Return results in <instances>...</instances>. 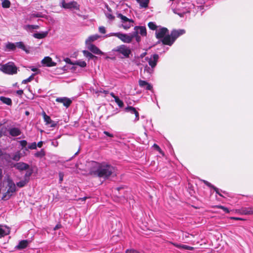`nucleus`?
<instances>
[{
    "label": "nucleus",
    "instance_id": "f257e3e1",
    "mask_svg": "<svg viewBox=\"0 0 253 253\" xmlns=\"http://www.w3.org/2000/svg\"><path fill=\"white\" fill-rule=\"evenodd\" d=\"M91 164L89 173L91 175L107 179L115 173V168L111 165L100 164L94 161H92Z\"/></svg>",
    "mask_w": 253,
    "mask_h": 253
},
{
    "label": "nucleus",
    "instance_id": "f03ea898",
    "mask_svg": "<svg viewBox=\"0 0 253 253\" xmlns=\"http://www.w3.org/2000/svg\"><path fill=\"white\" fill-rule=\"evenodd\" d=\"M185 33L184 29H173L171 31L170 34H168L162 41V43L164 45L171 46L176 40L180 36Z\"/></svg>",
    "mask_w": 253,
    "mask_h": 253
},
{
    "label": "nucleus",
    "instance_id": "7ed1b4c3",
    "mask_svg": "<svg viewBox=\"0 0 253 253\" xmlns=\"http://www.w3.org/2000/svg\"><path fill=\"white\" fill-rule=\"evenodd\" d=\"M7 182V190L6 192L3 194L2 197V199L3 200H8L11 197L13 193L15 192L16 191L15 184L12 179H8Z\"/></svg>",
    "mask_w": 253,
    "mask_h": 253
},
{
    "label": "nucleus",
    "instance_id": "20e7f679",
    "mask_svg": "<svg viewBox=\"0 0 253 253\" xmlns=\"http://www.w3.org/2000/svg\"><path fill=\"white\" fill-rule=\"evenodd\" d=\"M0 70L3 73L9 75H13L17 72L16 66L12 62H9L1 65Z\"/></svg>",
    "mask_w": 253,
    "mask_h": 253
},
{
    "label": "nucleus",
    "instance_id": "39448f33",
    "mask_svg": "<svg viewBox=\"0 0 253 253\" xmlns=\"http://www.w3.org/2000/svg\"><path fill=\"white\" fill-rule=\"evenodd\" d=\"M112 51L117 52L120 54H122L124 57H129V54L131 53L130 49L125 45H121L117 46L116 48L112 50Z\"/></svg>",
    "mask_w": 253,
    "mask_h": 253
},
{
    "label": "nucleus",
    "instance_id": "423d86ee",
    "mask_svg": "<svg viewBox=\"0 0 253 253\" xmlns=\"http://www.w3.org/2000/svg\"><path fill=\"white\" fill-rule=\"evenodd\" d=\"M169 30L165 27H160L156 30V37L162 42L163 40L169 34Z\"/></svg>",
    "mask_w": 253,
    "mask_h": 253
},
{
    "label": "nucleus",
    "instance_id": "0eeeda50",
    "mask_svg": "<svg viewBox=\"0 0 253 253\" xmlns=\"http://www.w3.org/2000/svg\"><path fill=\"white\" fill-rule=\"evenodd\" d=\"M61 3V6L65 9H74L78 10L80 8V5L75 1L66 2L65 0H62Z\"/></svg>",
    "mask_w": 253,
    "mask_h": 253
},
{
    "label": "nucleus",
    "instance_id": "6e6552de",
    "mask_svg": "<svg viewBox=\"0 0 253 253\" xmlns=\"http://www.w3.org/2000/svg\"><path fill=\"white\" fill-rule=\"evenodd\" d=\"M159 55L157 54H154L151 55L150 57H146L145 59L148 61L149 66L155 68L158 63Z\"/></svg>",
    "mask_w": 253,
    "mask_h": 253
},
{
    "label": "nucleus",
    "instance_id": "1a4fd4ad",
    "mask_svg": "<svg viewBox=\"0 0 253 253\" xmlns=\"http://www.w3.org/2000/svg\"><path fill=\"white\" fill-rule=\"evenodd\" d=\"M154 68L146 65L144 67V75L145 77L143 78L144 79L150 78L154 73Z\"/></svg>",
    "mask_w": 253,
    "mask_h": 253
},
{
    "label": "nucleus",
    "instance_id": "9d476101",
    "mask_svg": "<svg viewBox=\"0 0 253 253\" xmlns=\"http://www.w3.org/2000/svg\"><path fill=\"white\" fill-rule=\"evenodd\" d=\"M118 38L123 42L126 43H130L132 40L131 34L129 35L126 34L121 33L120 32H119Z\"/></svg>",
    "mask_w": 253,
    "mask_h": 253
},
{
    "label": "nucleus",
    "instance_id": "9b49d317",
    "mask_svg": "<svg viewBox=\"0 0 253 253\" xmlns=\"http://www.w3.org/2000/svg\"><path fill=\"white\" fill-rule=\"evenodd\" d=\"M56 101L63 103V105L66 108H68L72 102L71 99L66 97H58L56 99Z\"/></svg>",
    "mask_w": 253,
    "mask_h": 253
},
{
    "label": "nucleus",
    "instance_id": "f8f14e48",
    "mask_svg": "<svg viewBox=\"0 0 253 253\" xmlns=\"http://www.w3.org/2000/svg\"><path fill=\"white\" fill-rule=\"evenodd\" d=\"M87 49L92 53L97 55H103L104 53L94 44L86 45Z\"/></svg>",
    "mask_w": 253,
    "mask_h": 253
},
{
    "label": "nucleus",
    "instance_id": "ddd939ff",
    "mask_svg": "<svg viewBox=\"0 0 253 253\" xmlns=\"http://www.w3.org/2000/svg\"><path fill=\"white\" fill-rule=\"evenodd\" d=\"M125 111L127 112H129L131 114H134L135 118L134 122H136L139 120V113L132 106H127L125 108Z\"/></svg>",
    "mask_w": 253,
    "mask_h": 253
},
{
    "label": "nucleus",
    "instance_id": "4468645a",
    "mask_svg": "<svg viewBox=\"0 0 253 253\" xmlns=\"http://www.w3.org/2000/svg\"><path fill=\"white\" fill-rule=\"evenodd\" d=\"M14 167L16 169H17L20 171H21V170L28 169L29 168L30 166L28 164L25 163L24 162H21L17 163L15 164H14Z\"/></svg>",
    "mask_w": 253,
    "mask_h": 253
},
{
    "label": "nucleus",
    "instance_id": "2eb2a0df",
    "mask_svg": "<svg viewBox=\"0 0 253 253\" xmlns=\"http://www.w3.org/2000/svg\"><path fill=\"white\" fill-rule=\"evenodd\" d=\"M42 65L47 67H52L56 65V63L52 61L51 58L49 56L45 57L42 60Z\"/></svg>",
    "mask_w": 253,
    "mask_h": 253
},
{
    "label": "nucleus",
    "instance_id": "dca6fc26",
    "mask_svg": "<svg viewBox=\"0 0 253 253\" xmlns=\"http://www.w3.org/2000/svg\"><path fill=\"white\" fill-rule=\"evenodd\" d=\"M30 241L28 240H23L20 241L18 244L15 247V249L18 250H21L25 249L28 246Z\"/></svg>",
    "mask_w": 253,
    "mask_h": 253
},
{
    "label": "nucleus",
    "instance_id": "f3484780",
    "mask_svg": "<svg viewBox=\"0 0 253 253\" xmlns=\"http://www.w3.org/2000/svg\"><path fill=\"white\" fill-rule=\"evenodd\" d=\"M239 212L244 215L253 214V208L252 207H242L239 210Z\"/></svg>",
    "mask_w": 253,
    "mask_h": 253
},
{
    "label": "nucleus",
    "instance_id": "a211bd4d",
    "mask_svg": "<svg viewBox=\"0 0 253 253\" xmlns=\"http://www.w3.org/2000/svg\"><path fill=\"white\" fill-rule=\"evenodd\" d=\"M8 132L9 134L13 137L18 136L21 134L20 129L19 128L15 127L9 128Z\"/></svg>",
    "mask_w": 253,
    "mask_h": 253
},
{
    "label": "nucleus",
    "instance_id": "6ab92c4d",
    "mask_svg": "<svg viewBox=\"0 0 253 253\" xmlns=\"http://www.w3.org/2000/svg\"><path fill=\"white\" fill-rule=\"evenodd\" d=\"M10 229L6 226L0 225V238L9 234Z\"/></svg>",
    "mask_w": 253,
    "mask_h": 253
},
{
    "label": "nucleus",
    "instance_id": "aec40b11",
    "mask_svg": "<svg viewBox=\"0 0 253 253\" xmlns=\"http://www.w3.org/2000/svg\"><path fill=\"white\" fill-rule=\"evenodd\" d=\"M100 36L97 34L89 36L86 40H85V44L89 45L92 44V42H94L96 40H97Z\"/></svg>",
    "mask_w": 253,
    "mask_h": 253
},
{
    "label": "nucleus",
    "instance_id": "412c9836",
    "mask_svg": "<svg viewBox=\"0 0 253 253\" xmlns=\"http://www.w3.org/2000/svg\"><path fill=\"white\" fill-rule=\"evenodd\" d=\"M172 244L177 248L179 249L186 250H190L192 251L194 250V248L192 247H190L186 245L178 244L176 243H173Z\"/></svg>",
    "mask_w": 253,
    "mask_h": 253
},
{
    "label": "nucleus",
    "instance_id": "4be33fe9",
    "mask_svg": "<svg viewBox=\"0 0 253 253\" xmlns=\"http://www.w3.org/2000/svg\"><path fill=\"white\" fill-rule=\"evenodd\" d=\"M138 31V34H140L142 36H146L147 35L146 29L144 26H135L134 27V31Z\"/></svg>",
    "mask_w": 253,
    "mask_h": 253
},
{
    "label": "nucleus",
    "instance_id": "5701e85b",
    "mask_svg": "<svg viewBox=\"0 0 253 253\" xmlns=\"http://www.w3.org/2000/svg\"><path fill=\"white\" fill-rule=\"evenodd\" d=\"M48 33V31L36 33L33 34V36L35 38L38 39H42L45 38L47 36Z\"/></svg>",
    "mask_w": 253,
    "mask_h": 253
},
{
    "label": "nucleus",
    "instance_id": "b1692460",
    "mask_svg": "<svg viewBox=\"0 0 253 253\" xmlns=\"http://www.w3.org/2000/svg\"><path fill=\"white\" fill-rule=\"evenodd\" d=\"M107 9L108 11L109 12H105V14L106 17V18L108 19L110 21H113L114 20L115 17V16L111 13L112 12V9L110 7L108 6V5H106Z\"/></svg>",
    "mask_w": 253,
    "mask_h": 253
},
{
    "label": "nucleus",
    "instance_id": "393cba45",
    "mask_svg": "<svg viewBox=\"0 0 253 253\" xmlns=\"http://www.w3.org/2000/svg\"><path fill=\"white\" fill-rule=\"evenodd\" d=\"M117 17L121 19V22L124 23H127V22H133V20L127 18L121 13H117Z\"/></svg>",
    "mask_w": 253,
    "mask_h": 253
},
{
    "label": "nucleus",
    "instance_id": "a878e982",
    "mask_svg": "<svg viewBox=\"0 0 253 253\" xmlns=\"http://www.w3.org/2000/svg\"><path fill=\"white\" fill-rule=\"evenodd\" d=\"M83 54L84 57L87 58L88 60L90 59H96L97 57L93 55L91 52L87 50H84Z\"/></svg>",
    "mask_w": 253,
    "mask_h": 253
},
{
    "label": "nucleus",
    "instance_id": "bb28decb",
    "mask_svg": "<svg viewBox=\"0 0 253 253\" xmlns=\"http://www.w3.org/2000/svg\"><path fill=\"white\" fill-rule=\"evenodd\" d=\"M45 15L41 12H33L30 15V18H44Z\"/></svg>",
    "mask_w": 253,
    "mask_h": 253
},
{
    "label": "nucleus",
    "instance_id": "cd10ccee",
    "mask_svg": "<svg viewBox=\"0 0 253 253\" xmlns=\"http://www.w3.org/2000/svg\"><path fill=\"white\" fill-rule=\"evenodd\" d=\"M22 157V154L20 153L19 151H17L14 153L11 154V158L15 161H18L20 159V158Z\"/></svg>",
    "mask_w": 253,
    "mask_h": 253
},
{
    "label": "nucleus",
    "instance_id": "c85d7f7f",
    "mask_svg": "<svg viewBox=\"0 0 253 253\" xmlns=\"http://www.w3.org/2000/svg\"><path fill=\"white\" fill-rule=\"evenodd\" d=\"M0 100L4 104H5L7 105H12V100L10 98L6 97L4 96H0Z\"/></svg>",
    "mask_w": 253,
    "mask_h": 253
},
{
    "label": "nucleus",
    "instance_id": "c756f323",
    "mask_svg": "<svg viewBox=\"0 0 253 253\" xmlns=\"http://www.w3.org/2000/svg\"><path fill=\"white\" fill-rule=\"evenodd\" d=\"M139 3L141 8H147L148 6L149 0H136Z\"/></svg>",
    "mask_w": 253,
    "mask_h": 253
},
{
    "label": "nucleus",
    "instance_id": "7c9ffc66",
    "mask_svg": "<svg viewBox=\"0 0 253 253\" xmlns=\"http://www.w3.org/2000/svg\"><path fill=\"white\" fill-rule=\"evenodd\" d=\"M15 44L16 45V47H17L19 48H20L22 49L23 50L25 51L26 52L28 53L29 51L27 49L25 45H24V43L22 42H19L15 43Z\"/></svg>",
    "mask_w": 253,
    "mask_h": 253
},
{
    "label": "nucleus",
    "instance_id": "2f4dec72",
    "mask_svg": "<svg viewBox=\"0 0 253 253\" xmlns=\"http://www.w3.org/2000/svg\"><path fill=\"white\" fill-rule=\"evenodd\" d=\"M28 180L27 178L23 179V180H20L18 182L16 183V185L17 187L19 188H22L24 187L28 183Z\"/></svg>",
    "mask_w": 253,
    "mask_h": 253
},
{
    "label": "nucleus",
    "instance_id": "473e14b6",
    "mask_svg": "<svg viewBox=\"0 0 253 253\" xmlns=\"http://www.w3.org/2000/svg\"><path fill=\"white\" fill-rule=\"evenodd\" d=\"M45 155V152L44 149H42L40 151L34 154V156L39 158H42Z\"/></svg>",
    "mask_w": 253,
    "mask_h": 253
},
{
    "label": "nucleus",
    "instance_id": "72a5a7b5",
    "mask_svg": "<svg viewBox=\"0 0 253 253\" xmlns=\"http://www.w3.org/2000/svg\"><path fill=\"white\" fill-rule=\"evenodd\" d=\"M5 46L9 51H14L16 49V45L15 43L10 42H8Z\"/></svg>",
    "mask_w": 253,
    "mask_h": 253
},
{
    "label": "nucleus",
    "instance_id": "f704fd0d",
    "mask_svg": "<svg viewBox=\"0 0 253 253\" xmlns=\"http://www.w3.org/2000/svg\"><path fill=\"white\" fill-rule=\"evenodd\" d=\"M44 121L45 122L46 125H48L51 124L52 122V120L50 119V117L47 115L44 112L42 113Z\"/></svg>",
    "mask_w": 253,
    "mask_h": 253
},
{
    "label": "nucleus",
    "instance_id": "c9c22d12",
    "mask_svg": "<svg viewBox=\"0 0 253 253\" xmlns=\"http://www.w3.org/2000/svg\"><path fill=\"white\" fill-rule=\"evenodd\" d=\"M11 5L10 1L9 0H3L1 2L2 7L4 8H9Z\"/></svg>",
    "mask_w": 253,
    "mask_h": 253
},
{
    "label": "nucleus",
    "instance_id": "e433bc0d",
    "mask_svg": "<svg viewBox=\"0 0 253 253\" xmlns=\"http://www.w3.org/2000/svg\"><path fill=\"white\" fill-rule=\"evenodd\" d=\"M73 65H78L79 66H80L81 67H85L86 66V63L85 61H82V60H78L76 61Z\"/></svg>",
    "mask_w": 253,
    "mask_h": 253
},
{
    "label": "nucleus",
    "instance_id": "4c0bfd02",
    "mask_svg": "<svg viewBox=\"0 0 253 253\" xmlns=\"http://www.w3.org/2000/svg\"><path fill=\"white\" fill-rule=\"evenodd\" d=\"M37 149V143L34 142L29 144L27 147H25V151H28L29 149L34 150Z\"/></svg>",
    "mask_w": 253,
    "mask_h": 253
},
{
    "label": "nucleus",
    "instance_id": "58836bf2",
    "mask_svg": "<svg viewBox=\"0 0 253 253\" xmlns=\"http://www.w3.org/2000/svg\"><path fill=\"white\" fill-rule=\"evenodd\" d=\"M39 26L36 25H27L25 27L26 30H32L34 29H38Z\"/></svg>",
    "mask_w": 253,
    "mask_h": 253
},
{
    "label": "nucleus",
    "instance_id": "ea45409f",
    "mask_svg": "<svg viewBox=\"0 0 253 253\" xmlns=\"http://www.w3.org/2000/svg\"><path fill=\"white\" fill-rule=\"evenodd\" d=\"M131 36L132 37V39L135 38V40L137 42H139L140 41V37L139 36H138V31H134L132 34H131Z\"/></svg>",
    "mask_w": 253,
    "mask_h": 253
},
{
    "label": "nucleus",
    "instance_id": "a19ab883",
    "mask_svg": "<svg viewBox=\"0 0 253 253\" xmlns=\"http://www.w3.org/2000/svg\"><path fill=\"white\" fill-rule=\"evenodd\" d=\"M35 75V74H32L27 79L24 80L22 82V84H26L29 82H30L31 81H32L34 79V77Z\"/></svg>",
    "mask_w": 253,
    "mask_h": 253
},
{
    "label": "nucleus",
    "instance_id": "79ce46f5",
    "mask_svg": "<svg viewBox=\"0 0 253 253\" xmlns=\"http://www.w3.org/2000/svg\"><path fill=\"white\" fill-rule=\"evenodd\" d=\"M148 26L151 30H157V26L156 25L155 23L154 22H150L148 24Z\"/></svg>",
    "mask_w": 253,
    "mask_h": 253
},
{
    "label": "nucleus",
    "instance_id": "37998d69",
    "mask_svg": "<svg viewBox=\"0 0 253 253\" xmlns=\"http://www.w3.org/2000/svg\"><path fill=\"white\" fill-rule=\"evenodd\" d=\"M115 101L120 108H122L124 105L123 101L120 100L119 97H116Z\"/></svg>",
    "mask_w": 253,
    "mask_h": 253
},
{
    "label": "nucleus",
    "instance_id": "c03bdc74",
    "mask_svg": "<svg viewBox=\"0 0 253 253\" xmlns=\"http://www.w3.org/2000/svg\"><path fill=\"white\" fill-rule=\"evenodd\" d=\"M132 23L133 22H127V23L123 24L122 26L125 29H128L131 26Z\"/></svg>",
    "mask_w": 253,
    "mask_h": 253
},
{
    "label": "nucleus",
    "instance_id": "a18cd8bd",
    "mask_svg": "<svg viewBox=\"0 0 253 253\" xmlns=\"http://www.w3.org/2000/svg\"><path fill=\"white\" fill-rule=\"evenodd\" d=\"M147 84H148V82H147L145 81H143V80H140L139 81V85L141 87H145V86H146V85H147Z\"/></svg>",
    "mask_w": 253,
    "mask_h": 253
},
{
    "label": "nucleus",
    "instance_id": "49530a36",
    "mask_svg": "<svg viewBox=\"0 0 253 253\" xmlns=\"http://www.w3.org/2000/svg\"><path fill=\"white\" fill-rule=\"evenodd\" d=\"M32 171L31 170V171H27L25 175H24V179H26L27 178L28 180V182L29 181V180H30V177L31 176V175H32Z\"/></svg>",
    "mask_w": 253,
    "mask_h": 253
},
{
    "label": "nucleus",
    "instance_id": "de8ad7c7",
    "mask_svg": "<svg viewBox=\"0 0 253 253\" xmlns=\"http://www.w3.org/2000/svg\"><path fill=\"white\" fill-rule=\"evenodd\" d=\"M173 11L174 13L178 14L180 17H184L185 14L186 13L185 12H178L177 9H173Z\"/></svg>",
    "mask_w": 253,
    "mask_h": 253
},
{
    "label": "nucleus",
    "instance_id": "09e8293b",
    "mask_svg": "<svg viewBox=\"0 0 253 253\" xmlns=\"http://www.w3.org/2000/svg\"><path fill=\"white\" fill-rule=\"evenodd\" d=\"M218 208L222 210L225 212L229 213L230 212L229 209L223 206H218Z\"/></svg>",
    "mask_w": 253,
    "mask_h": 253
},
{
    "label": "nucleus",
    "instance_id": "8fccbe9b",
    "mask_svg": "<svg viewBox=\"0 0 253 253\" xmlns=\"http://www.w3.org/2000/svg\"><path fill=\"white\" fill-rule=\"evenodd\" d=\"M126 253H144L143 252H139L136 250H127L126 251Z\"/></svg>",
    "mask_w": 253,
    "mask_h": 253
},
{
    "label": "nucleus",
    "instance_id": "3c124183",
    "mask_svg": "<svg viewBox=\"0 0 253 253\" xmlns=\"http://www.w3.org/2000/svg\"><path fill=\"white\" fill-rule=\"evenodd\" d=\"M19 144H20L22 148H25L27 144V142L26 140H22L19 141Z\"/></svg>",
    "mask_w": 253,
    "mask_h": 253
},
{
    "label": "nucleus",
    "instance_id": "603ef678",
    "mask_svg": "<svg viewBox=\"0 0 253 253\" xmlns=\"http://www.w3.org/2000/svg\"><path fill=\"white\" fill-rule=\"evenodd\" d=\"M118 34H119V32L118 33H110L106 35L104 37L106 38L111 37V36H116V37H118Z\"/></svg>",
    "mask_w": 253,
    "mask_h": 253
},
{
    "label": "nucleus",
    "instance_id": "864d4df0",
    "mask_svg": "<svg viewBox=\"0 0 253 253\" xmlns=\"http://www.w3.org/2000/svg\"><path fill=\"white\" fill-rule=\"evenodd\" d=\"M99 32L101 34H105L106 29L104 26H100L99 27Z\"/></svg>",
    "mask_w": 253,
    "mask_h": 253
},
{
    "label": "nucleus",
    "instance_id": "5fc2aeb1",
    "mask_svg": "<svg viewBox=\"0 0 253 253\" xmlns=\"http://www.w3.org/2000/svg\"><path fill=\"white\" fill-rule=\"evenodd\" d=\"M144 88L146 90H151L153 88V86L151 84H150L149 83H148V84H147V85H146V86H145Z\"/></svg>",
    "mask_w": 253,
    "mask_h": 253
},
{
    "label": "nucleus",
    "instance_id": "6e6d98bb",
    "mask_svg": "<svg viewBox=\"0 0 253 253\" xmlns=\"http://www.w3.org/2000/svg\"><path fill=\"white\" fill-rule=\"evenodd\" d=\"M203 181L208 187L213 188V186H214L212 185L211 183H210L209 182H208L206 180H203Z\"/></svg>",
    "mask_w": 253,
    "mask_h": 253
},
{
    "label": "nucleus",
    "instance_id": "4d7b16f0",
    "mask_svg": "<svg viewBox=\"0 0 253 253\" xmlns=\"http://www.w3.org/2000/svg\"><path fill=\"white\" fill-rule=\"evenodd\" d=\"M103 133L105 134L106 136L110 137H113L114 134L112 133H111L107 131H104Z\"/></svg>",
    "mask_w": 253,
    "mask_h": 253
},
{
    "label": "nucleus",
    "instance_id": "13d9d810",
    "mask_svg": "<svg viewBox=\"0 0 253 253\" xmlns=\"http://www.w3.org/2000/svg\"><path fill=\"white\" fill-rule=\"evenodd\" d=\"M212 189H214V190L216 192V193L218 195H219L221 197H223L222 196V195L221 193H220L219 190V189L217 188H216L215 186H213V188Z\"/></svg>",
    "mask_w": 253,
    "mask_h": 253
},
{
    "label": "nucleus",
    "instance_id": "bf43d9fd",
    "mask_svg": "<svg viewBox=\"0 0 253 253\" xmlns=\"http://www.w3.org/2000/svg\"><path fill=\"white\" fill-rule=\"evenodd\" d=\"M51 145L54 147H57L58 145V142L56 140H53L51 142Z\"/></svg>",
    "mask_w": 253,
    "mask_h": 253
},
{
    "label": "nucleus",
    "instance_id": "052dcab7",
    "mask_svg": "<svg viewBox=\"0 0 253 253\" xmlns=\"http://www.w3.org/2000/svg\"><path fill=\"white\" fill-rule=\"evenodd\" d=\"M59 182L61 183L63 181V177H64L63 173L59 172Z\"/></svg>",
    "mask_w": 253,
    "mask_h": 253
},
{
    "label": "nucleus",
    "instance_id": "680f3d73",
    "mask_svg": "<svg viewBox=\"0 0 253 253\" xmlns=\"http://www.w3.org/2000/svg\"><path fill=\"white\" fill-rule=\"evenodd\" d=\"M153 147L156 149L157 150V151H159L160 152H161V148H160V147L157 145L156 144H154L153 146Z\"/></svg>",
    "mask_w": 253,
    "mask_h": 253
},
{
    "label": "nucleus",
    "instance_id": "e2e57ef3",
    "mask_svg": "<svg viewBox=\"0 0 253 253\" xmlns=\"http://www.w3.org/2000/svg\"><path fill=\"white\" fill-rule=\"evenodd\" d=\"M16 93L18 95H22L23 94V90L22 89H19L16 91Z\"/></svg>",
    "mask_w": 253,
    "mask_h": 253
},
{
    "label": "nucleus",
    "instance_id": "0e129e2a",
    "mask_svg": "<svg viewBox=\"0 0 253 253\" xmlns=\"http://www.w3.org/2000/svg\"><path fill=\"white\" fill-rule=\"evenodd\" d=\"M42 145H43V141H41L37 144V147H38L39 148H41L42 146Z\"/></svg>",
    "mask_w": 253,
    "mask_h": 253
},
{
    "label": "nucleus",
    "instance_id": "69168bd1",
    "mask_svg": "<svg viewBox=\"0 0 253 253\" xmlns=\"http://www.w3.org/2000/svg\"><path fill=\"white\" fill-rule=\"evenodd\" d=\"M48 125H50V127H55L56 126V123L52 120V122H51V124H48Z\"/></svg>",
    "mask_w": 253,
    "mask_h": 253
},
{
    "label": "nucleus",
    "instance_id": "338daca9",
    "mask_svg": "<svg viewBox=\"0 0 253 253\" xmlns=\"http://www.w3.org/2000/svg\"><path fill=\"white\" fill-rule=\"evenodd\" d=\"M30 68L33 72H38L39 71V70L37 68L34 67L33 66L30 67Z\"/></svg>",
    "mask_w": 253,
    "mask_h": 253
},
{
    "label": "nucleus",
    "instance_id": "774afa93",
    "mask_svg": "<svg viewBox=\"0 0 253 253\" xmlns=\"http://www.w3.org/2000/svg\"><path fill=\"white\" fill-rule=\"evenodd\" d=\"M65 61H66V63H69V64H72L73 65V63L71 62V60L70 58H66L65 59Z\"/></svg>",
    "mask_w": 253,
    "mask_h": 253
}]
</instances>
